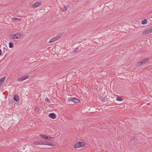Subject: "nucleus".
I'll return each mask as SVG.
<instances>
[{
    "mask_svg": "<svg viewBox=\"0 0 152 152\" xmlns=\"http://www.w3.org/2000/svg\"><path fill=\"white\" fill-rule=\"evenodd\" d=\"M9 47L10 48H12L13 47V44L12 42H10L9 43Z\"/></svg>",
    "mask_w": 152,
    "mask_h": 152,
    "instance_id": "2eb2a0df",
    "label": "nucleus"
},
{
    "mask_svg": "<svg viewBox=\"0 0 152 152\" xmlns=\"http://www.w3.org/2000/svg\"><path fill=\"white\" fill-rule=\"evenodd\" d=\"M64 8H65V10H66L67 7H66V6H65L64 7Z\"/></svg>",
    "mask_w": 152,
    "mask_h": 152,
    "instance_id": "c756f323",
    "label": "nucleus"
},
{
    "mask_svg": "<svg viewBox=\"0 0 152 152\" xmlns=\"http://www.w3.org/2000/svg\"><path fill=\"white\" fill-rule=\"evenodd\" d=\"M39 110V108H36L35 109V110L36 111H38Z\"/></svg>",
    "mask_w": 152,
    "mask_h": 152,
    "instance_id": "bb28decb",
    "label": "nucleus"
},
{
    "mask_svg": "<svg viewBox=\"0 0 152 152\" xmlns=\"http://www.w3.org/2000/svg\"><path fill=\"white\" fill-rule=\"evenodd\" d=\"M147 20L146 19H144L141 22V24L142 25L145 24L147 23Z\"/></svg>",
    "mask_w": 152,
    "mask_h": 152,
    "instance_id": "4468645a",
    "label": "nucleus"
},
{
    "mask_svg": "<svg viewBox=\"0 0 152 152\" xmlns=\"http://www.w3.org/2000/svg\"><path fill=\"white\" fill-rule=\"evenodd\" d=\"M143 65V63L141 61H140V62H138L136 63V66L137 67L141 66Z\"/></svg>",
    "mask_w": 152,
    "mask_h": 152,
    "instance_id": "9d476101",
    "label": "nucleus"
},
{
    "mask_svg": "<svg viewBox=\"0 0 152 152\" xmlns=\"http://www.w3.org/2000/svg\"><path fill=\"white\" fill-rule=\"evenodd\" d=\"M68 101L69 102H72L74 103H77L80 101V100L74 97H70L68 98Z\"/></svg>",
    "mask_w": 152,
    "mask_h": 152,
    "instance_id": "f03ea898",
    "label": "nucleus"
},
{
    "mask_svg": "<svg viewBox=\"0 0 152 152\" xmlns=\"http://www.w3.org/2000/svg\"><path fill=\"white\" fill-rule=\"evenodd\" d=\"M59 39V37H56L54 38H52L50 40L49 42V43H53L57 40H58Z\"/></svg>",
    "mask_w": 152,
    "mask_h": 152,
    "instance_id": "39448f33",
    "label": "nucleus"
},
{
    "mask_svg": "<svg viewBox=\"0 0 152 152\" xmlns=\"http://www.w3.org/2000/svg\"><path fill=\"white\" fill-rule=\"evenodd\" d=\"M151 33H152V28H150L145 30L142 33L143 34H147Z\"/></svg>",
    "mask_w": 152,
    "mask_h": 152,
    "instance_id": "7ed1b4c3",
    "label": "nucleus"
},
{
    "mask_svg": "<svg viewBox=\"0 0 152 152\" xmlns=\"http://www.w3.org/2000/svg\"><path fill=\"white\" fill-rule=\"evenodd\" d=\"M6 78V77L4 76L0 79V86L4 82Z\"/></svg>",
    "mask_w": 152,
    "mask_h": 152,
    "instance_id": "1a4fd4ad",
    "label": "nucleus"
},
{
    "mask_svg": "<svg viewBox=\"0 0 152 152\" xmlns=\"http://www.w3.org/2000/svg\"><path fill=\"white\" fill-rule=\"evenodd\" d=\"M39 143L40 144H39V145H45V142H42V141H39Z\"/></svg>",
    "mask_w": 152,
    "mask_h": 152,
    "instance_id": "6ab92c4d",
    "label": "nucleus"
},
{
    "mask_svg": "<svg viewBox=\"0 0 152 152\" xmlns=\"http://www.w3.org/2000/svg\"><path fill=\"white\" fill-rule=\"evenodd\" d=\"M41 4V2L37 1L33 4V6L34 7H36L39 6H40Z\"/></svg>",
    "mask_w": 152,
    "mask_h": 152,
    "instance_id": "423d86ee",
    "label": "nucleus"
},
{
    "mask_svg": "<svg viewBox=\"0 0 152 152\" xmlns=\"http://www.w3.org/2000/svg\"><path fill=\"white\" fill-rule=\"evenodd\" d=\"M49 116L52 119H55L56 118V116L54 113L50 114L49 115Z\"/></svg>",
    "mask_w": 152,
    "mask_h": 152,
    "instance_id": "0eeeda50",
    "label": "nucleus"
},
{
    "mask_svg": "<svg viewBox=\"0 0 152 152\" xmlns=\"http://www.w3.org/2000/svg\"><path fill=\"white\" fill-rule=\"evenodd\" d=\"M12 38L13 39H20L21 38V35L20 33H18L15 34H12L11 35Z\"/></svg>",
    "mask_w": 152,
    "mask_h": 152,
    "instance_id": "f257e3e1",
    "label": "nucleus"
},
{
    "mask_svg": "<svg viewBox=\"0 0 152 152\" xmlns=\"http://www.w3.org/2000/svg\"><path fill=\"white\" fill-rule=\"evenodd\" d=\"M75 146V148H78L80 147V142H79L77 143H76Z\"/></svg>",
    "mask_w": 152,
    "mask_h": 152,
    "instance_id": "f8f14e48",
    "label": "nucleus"
},
{
    "mask_svg": "<svg viewBox=\"0 0 152 152\" xmlns=\"http://www.w3.org/2000/svg\"><path fill=\"white\" fill-rule=\"evenodd\" d=\"M19 97L17 94H15L14 96V99L16 102H18L19 100Z\"/></svg>",
    "mask_w": 152,
    "mask_h": 152,
    "instance_id": "6e6552de",
    "label": "nucleus"
},
{
    "mask_svg": "<svg viewBox=\"0 0 152 152\" xmlns=\"http://www.w3.org/2000/svg\"><path fill=\"white\" fill-rule=\"evenodd\" d=\"M2 51L1 49H0V56L1 55V53Z\"/></svg>",
    "mask_w": 152,
    "mask_h": 152,
    "instance_id": "c85d7f7f",
    "label": "nucleus"
},
{
    "mask_svg": "<svg viewBox=\"0 0 152 152\" xmlns=\"http://www.w3.org/2000/svg\"><path fill=\"white\" fill-rule=\"evenodd\" d=\"M105 100V98H104L102 99H101V100L102 101H104Z\"/></svg>",
    "mask_w": 152,
    "mask_h": 152,
    "instance_id": "cd10ccee",
    "label": "nucleus"
},
{
    "mask_svg": "<svg viewBox=\"0 0 152 152\" xmlns=\"http://www.w3.org/2000/svg\"><path fill=\"white\" fill-rule=\"evenodd\" d=\"M3 49H4V51H3V52L4 53H5V50H7V48H4Z\"/></svg>",
    "mask_w": 152,
    "mask_h": 152,
    "instance_id": "393cba45",
    "label": "nucleus"
},
{
    "mask_svg": "<svg viewBox=\"0 0 152 152\" xmlns=\"http://www.w3.org/2000/svg\"><path fill=\"white\" fill-rule=\"evenodd\" d=\"M79 48H77L73 50V51L74 52H75L77 51L78 50Z\"/></svg>",
    "mask_w": 152,
    "mask_h": 152,
    "instance_id": "5701e85b",
    "label": "nucleus"
},
{
    "mask_svg": "<svg viewBox=\"0 0 152 152\" xmlns=\"http://www.w3.org/2000/svg\"><path fill=\"white\" fill-rule=\"evenodd\" d=\"M116 99L118 101H121L123 100V98L121 97H117L116 98Z\"/></svg>",
    "mask_w": 152,
    "mask_h": 152,
    "instance_id": "a211bd4d",
    "label": "nucleus"
},
{
    "mask_svg": "<svg viewBox=\"0 0 152 152\" xmlns=\"http://www.w3.org/2000/svg\"><path fill=\"white\" fill-rule=\"evenodd\" d=\"M80 144L81 147H83L85 145L83 142H80Z\"/></svg>",
    "mask_w": 152,
    "mask_h": 152,
    "instance_id": "4be33fe9",
    "label": "nucleus"
},
{
    "mask_svg": "<svg viewBox=\"0 0 152 152\" xmlns=\"http://www.w3.org/2000/svg\"><path fill=\"white\" fill-rule=\"evenodd\" d=\"M148 59H149L148 58H146L141 59L140 61H141L143 63V64H144L148 61Z\"/></svg>",
    "mask_w": 152,
    "mask_h": 152,
    "instance_id": "9b49d317",
    "label": "nucleus"
},
{
    "mask_svg": "<svg viewBox=\"0 0 152 152\" xmlns=\"http://www.w3.org/2000/svg\"><path fill=\"white\" fill-rule=\"evenodd\" d=\"M29 77V76L28 75L24 76L22 77L18 78V80L19 81H22L28 78Z\"/></svg>",
    "mask_w": 152,
    "mask_h": 152,
    "instance_id": "20e7f679",
    "label": "nucleus"
},
{
    "mask_svg": "<svg viewBox=\"0 0 152 152\" xmlns=\"http://www.w3.org/2000/svg\"><path fill=\"white\" fill-rule=\"evenodd\" d=\"M134 139H135V138L134 137H132L131 139V141H132Z\"/></svg>",
    "mask_w": 152,
    "mask_h": 152,
    "instance_id": "a878e982",
    "label": "nucleus"
},
{
    "mask_svg": "<svg viewBox=\"0 0 152 152\" xmlns=\"http://www.w3.org/2000/svg\"><path fill=\"white\" fill-rule=\"evenodd\" d=\"M12 20H14L15 21H16V20H21V19H19V18H12Z\"/></svg>",
    "mask_w": 152,
    "mask_h": 152,
    "instance_id": "412c9836",
    "label": "nucleus"
},
{
    "mask_svg": "<svg viewBox=\"0 0 152 152\" xmlns=\"http://www.w3.org/2000/svg\"><path fill=\"white\" fill-rule=\"evenodd\" d=\"M45 101H46L47 102H48L50 101V100L49 99H48V98H45Z\"/></svg>",
    "mask_w": 152,
    "mask_h": 152,
    "instance_id": "b1692460",
    "label": "nucleus"
},
{
    "mask_svg": "<svg viewBox=\"0 0 152 152\" xmlns=\"http://www.w3.org/2000/svg\"><path fill=\"white\" fill-rule=\"evenodd\" d=\"M53 138L51 137H47V139L50 141H53Z\"/></svg>",
    "mask_w": 152,
    "mask_h": 152,
    "instance_id": "f3484780",
    "label": "nucleus"
},
{
    "mask_svg": "<svg viewBox=\"0 0 152 152\" xmlns=\"http://www.w3.org/2000/svg\"><path fill=\"white\" fill-rule=\"evenodd\" d=\"M39 136L44 139H47V137L43 134H40Z\"/></svg>",
    "mask_w": 152,
    "mask_h": 152,
    "instance_id": "dca6fc26",
    "label": "nucleus"
},
{
    "mask_svg": "<svg viewBox=\"0 0 152 152\" xmlns=\"http://www.w3.org/2000/svg\"><path fill=\"white\" fill-rule=\"evenodd\" d=\"M33 143L34 144L36 145H38L39 144V141H34L33 142Z\"/></svg>",
    "mask_w": 152,
    "mask_h": 152,
    "instance_id": "aec40b11",
    "label": "nucleus"
},
{
    "mask_svg": "<svg viewBox=\"0 0 152 152\" xmlns=\"http://www.w3.org/2000/svg\"><path fill=\"white\" fill-rule=\"evenodd\" d=\"M45 145H49L50 146H54L53 145V144H52V143H51L50 142H46V141L45 142Z\"/></svg>",
    "mask_w": 152,
    "mask_h": 152,
    "instance_id": "ddd939ff",
    "label": "nucleus"
}]
</instances>
